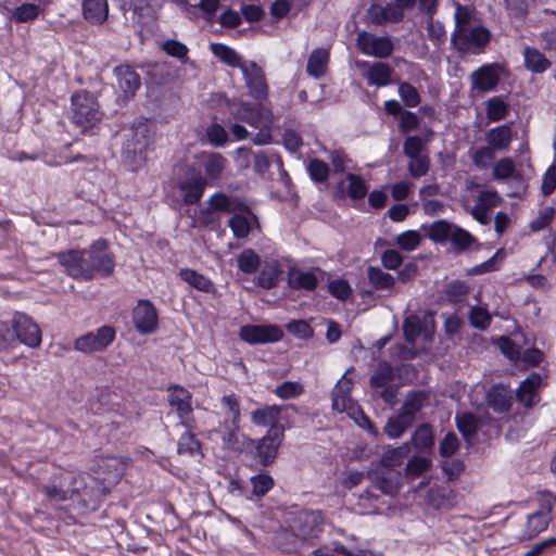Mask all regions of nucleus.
I'll return each mask as SVG.
<instances>
[{"mask_svg":"<svg viewBox=\"0 0 556 556\" xmlns=\"http://www.w3.org/2000/svg\"><path fill=\"white\" fill-rule=\"evenodd\" d=\"M59 264L67 276L89 281L96 277H109L115 268V260L104 239H98L87 249L67 250L56 254Z\"/></svg>","mask_w":556,"mask_h":556,"instance_id":"1","label":"nucleus"},{"mask_svg":"<svg viewBox=\"0 0 556 556\" xmlns=\"http://www.w3.org/2000/svg\"><path fill=\"white\" fill-rule=\"evenodd\" d=\"M230 114L235 119L247 123L249 126L258 129L257 134L252 137L254 144L264 146L271 143L274 115L271 110L262 104V102L252 103L239 101L232 104Z\"/></svg>","mask_w":556,"mask_h":556,"instance_id":"2","label":"nucleus"},{"mask_svg":"<svg viewBox=\"0 0 556 556\" xmlns=\"http://www.w3.org/2000/svg\"><path fill=\"white\" fill-rule=\"evenodd\" d=\"M151 142L150 128L147 121L134 123L123 144L122 160L131 172H137L147 161V150Z\"/></svg>","mask_w":556,"mask_h":556,"instance_id":"3","label":"nucleus"},{"mask_svg":"<svg viewBox=\"0 0 556 556\" xmlns=\"http://www.w3.org/2000/svg\"><path fill=\"white\" fill-rule=\"evenodd\" d=\"M72 121L83 129L94 127L102 119V112L96 97L87 91L79 90L72 94Z\"/></svg>","mask_w":556,"mask_h":556,"instance_id":"4","label":"nucleus"},{"mask_svg":"<svg viewBox=\"0 0 556 556\" xmlns=\"http://www.w3.org/2000/svg\"><path fill=\"white\" fill-rule=\"evenodd\" d=\"M286 428L283 425H273L266 434L257 440H251L254 447V458L263 467H268L277 458L280 445L285 440Z\"/></svg>","mask_w":556,"mask_h":556,"instance_id":"5","label":"nucleus"},{"mask_svg":"<svg viewBox=\"0 0 556 556\" xmlns=\"http://www.w3.org/2000/svg\"><path fill=\"white\" fill-rule=\"evenodd\" d=\"M555 504L556 495L549 492L542 494L539 508L527 516V522L519 535L520 541L532 540L547 529Z\"/></svg>","mask_w":556,"mask_h":556,"instance_id":"6","label":"nucleus"},{"mask_svg":"<svg viewBox=\"0 0 556 556\" xmlns=\"http://www.w3.org/2000/svg\"><path fill=\"white\" fill-rule=\"evenodd\" d=\"M298 528L293 533L294 546L317 545V540L324 531V515L320 510H304L299 514Z\"/></svg>","mask_w":556,"mask_h":556,"instance_id":"7","label":"nucleus"},{"mask_svg":"<svg viewBox=\"0 0 556 556\" xmlns=\"http://www.w3.org/2000/svg\"><path fill=\"white\" fill-rule=\"evenodd\" d=\"M207 181L201 170L195 166H189L184 175L178 178L175 190L184 204L194 205L198 204L203 197Z\"/></svg>","mask_w":556,"mask_h":556,"instance_id":"8","label":"nucleus"},{"mask_svg":"<svg viewBox=\"0 0 556 556\" xmlns=\"http://www.w3.org/2000/svg\"><path fill=\"white\" fill-rule=\"evenodd\" d=\"M491 40V33L483 26H476L470 29L459 27L452 34V46L462 53L477 52L485 48Z\"/></svg>","mask_w":556,"mask_h":556,"instance_id":"9","label":"nucleus"},{"mask_svg":"<svg viewBox=\"0 0 556 556\" xmlns=\"http://www.w3.org/2000/svg\"><path fill=\"white\" fill-rule=\"evenodd\" d=\"M10 331L13 337V348L21 342L29 348H37L41 343V331L38 325L25 313L15 312L10 321Z\"/></svg>","mask_w":556,"mask_h":556,"instance_id":"10","label":"nucleus"},{"mask_svg":"<svg viewBox=\"0 0 556 556\" xmlns=\"http://www.w3.org/2000/svg\"><path fill=\"white\" fill-rule=\"evenodd\" d=\"M116 331L112 326H101L96 331H89L74 341V349L85 354L104 351L115 340Z\"/></svg>","mask_w":556,"mask_h":556,"instance_id":"11","label":"nucleus"},{"mask_svg":"<svg viewBox=\"0 0 556 556\" xmlns=\"http://www.w3.org/2000/svg\"><path fill=\"white\" fill-rule=\"evenodd\" d=\"M239 338L251 344L275 343L283 338V331L278 325H244L240 327Z\"/></svg>","mask_w":556,"mask_h":556,"instance_id":"12","label":"nucleus"},{"mask_svg":"<svg viewBox=\"0 0 556 556\" xmlns=\"http://www.w3.org/2000/svg\"><path fill=\"white\" fill-rule=\"evenodd\" d=\"M241 73L248 88L249 96L258 102L267 99L269 88L267 85L265 72L254 61H249L241 67Z\"/></svg>","mask_w":556,"mask_h":556,"instance_id":"13","label":"nucleus"},{"mask_svg":"<svg viewBox=\"0 0 556 556\" xmlns=\"http://www.w3.org/2000/svg\"><path fill=\"white\" fill-rule=\"evenodd\" d=\"M167 401L170 407L175 408L180 425L185 428H192V394L186 388L174 384L167 388Z\"/></svg>","mask_w":556,"mask_h":556,"instance_id":"14","label":"nucleus"},{"mask_svg":"<svg viewBox=\"0 0 556 556\" xmlns=\"http://www.w3.org/2000/svg\"><path fill=\"white\" fill-rule=\"evenodd\" d=\"M157 312L149 300H140L132 309V323L141 334L153 333L157 328Z\"/></svg>","mask_w":556,"mask_h":556,"instance_id":"15","label":"nucleus"},{"mask_svg":"<svg viewBox=\"0 0 556 556\" xmlns=\"http://www.w3.org/2000/svg\"><path fill=\"white\" fill-rule=\"evenodd\" d=\"M357 45L364 54L382 59L388 58L393 52V43L389 37H377L366 31L358 34Z\"/></svg>","mask_w":556,"mask_h":556,"instance_id":"16","label":"nucleus"},{"mask_svg":"<svg viewBox=\"0 0 556 556\" xmlns=\"http://www.w3.org/2000/svg\"><path fill=\"white\" fill-rule=\"evenodd\" d=\"M113 74L116 78L118 89L123 92L124 99L135 97L141 87V77L130 64H121L114 67Z\"/></svg>","mask_w":556,"mask_h":556,"instance_id":"17","label":"nucleus"},{"mask_svg":"<svg viewBox=\"0 0 556 556\" xmlns=\"http://www.w3.org/2000/svg\"><path fill=\"white\" fill-rule=\"evenodd\" d=\"M86 486L78 497L87 509L96 510L103 497L111 491L99 476L86 477Z\"/></svg>","mask_w":556,"mask_h":556,"instance_id":"18","label":"nucleus"},{"mask_svg":"<svg viewBox=\"0 0 556 556\" xmlns=\"http://www.w3.org/2000/svg\"><path fill=\"white\" fill-rule=\"evenodd\" d=\"M236 155L238 160H242L241 165L243 166H248L250 163V157L253 156V169L260 175L265 174L269 169L271 156H275L279 165L282 166L281 157L275 153L268 154L265 151L253 152L251 148L239 147L236 150Z\"/></svg>","mask_w":556,"mask_h":556,"instance_id":"19","label":"nucleus"},{"mask_svg":"<svg viewBox=\"0 0 556 556\" xmlns=\"http://www.w3.org/2000/svg\"><path fill=\"white\" fill-rule=\"evenodd\" d=\"M496 64H485L470 74L471 88L480 92L492 91L500 81Z\"/></svg>","mask_w":556,"mask_h":556,"instance_id":"20","label":"nucleus"},{"mask_svg":"<svg viewBox=\"0 0 556 556\" xmlns=\"http://www.w3.org/2000/svg\"><path fill=\"white\" fill-rule=\"evenodd\" d=\"M542 384V377L538 372L530 374L516 391L517 401L530 408L539 402L538 390Z\"/></svg>","mask_w":556,"mask_h":556,"instance_id":"21","label":"nucleus"},{"mask_svg":"<svg viewBox=\"0 0 556 556\" xmlns=\"http://www.w3.org/2000/svg\"><path fill=\"white\" fill-rule=\"evenodd\" d=\"M125 463L117 457H108L99 465L97 476L111 490L118 483L125 472Z\"/></svg>","mask_w":556,"mask_h":556,"instance_id":"22","label":"nucleus"},{"mask_svg":"<svg viewBox=\"0 0 556 556\" xmlns=\"http://www.w3.org/2000/svg\"><path fill=\"white\" fill-rule=\"evenodd\" d=\"M354 368L351 367L346 370V372L341 377V379L336 383L332 392V408L340 413L345 412L351 407V391L353 387L352 379L348 378L346 375L352 371Z\"/></svg>","mask_w":556,"mask_h":556,"instance_id":"23","label":"nucleus"},{"mask_svg":"<svg viewBox=\"0 0 556 556\" xmlns=\"http://www.w3.org/2000/svg\"><path fill=\"white\" fill-rule=\"evenodd\" d=\"M368 16L374 24L383 25L389 22H401L404 18V13L400 12V8L395 7L394 3L384 7L374 3L368 9Z\"/></svg>","mask_w":556,"mask_h":556,"instance_id":"24","label":"nucleus"},{"mask_svg":"<svg viewBox=\"0 0 556 556\" xmlns=\"http://www.w3.org/2000/svg\"><path fill=\"white\" fill-rule=\"evenodd\" d=\"M511 393L504 384H495L486 393V404L495 413H507L511 407Z\"/></svg>","mask_w":556,"mask_h":556,"instance_id":"25","label":"nucleus"},{"mask_svg":"<svg viewBox=\"0 0 556 556\" xmlns=\"http://www.w3.org/2000/svg\"><path fill=\"white\" fill-rule=\"evenodd\" d=\"M201 163L205 172L206 180H219L228 163L227 159L217 152H203Z\"/></svg>","mask_w":556,"mask_h":556,"instance_id":"26","label":"nucleus"},{"mask_svg":"<svg viewBox=\"0 0 556 556\" xmlns=\"http://www.w3.org/2000/svg\"><path fill=\"white\" fill-rule=\"evenodd\" d=\"M68 483L66 472H60L51 477L49 483L42 486V492L50 501L65 502L70 500Z\"/></svg>","mask_w":556,"mask_h":556,"instance_id":"27","label":"nucleus"},{"mask_svg":"<svg viewBox=\"0 0 556 556\" xmlns=\"http://www.w3.org/2000/svg\"><path fill=\"white\" fill-rule=\"evenodd\" d=\"M287 282L293 290L314 291L318 285V278L314 271H304L292 267L288 271Z\"/></svg>","mask_w":556,"mask_h":556,"instance_id":"28","label":"nucleus"},{"mask_svg":"<svg viewBox=\"0 0 556 556\" xmlns=\"http://www.w3.org/2000/svg\"><path fill=\"white\" fill-rule=\"evenodd\" d=\"M522 55L523 65L531 73L542 74L552 66V62L536 48L525 47Z\"/></svg>","mask_w":556,"mask_h":556,"instance_id":"29","label":"nucleus"},{"mask_svg":"<svg viewBox=\"0 0 556 556\" xmlns=\"http://www.w3.org/2000/svg\"><path fill=\"white\" fill-rule=\"evenodd\" d=\"M109 14V4L106 0H84V18L93 25L104 23Z\"/></svg>","mask_w":556,"mask_h":556,"instance_id":"30","label":"nucleus"},{"mask_svg":"<svg viewBox=\"0 0 556 556\" xmlns=\"http://www.w3.org/2000/svg\"><path fill=\"white\" fill-rule=\"evenodd\" d=\"M485 140L488 146L494 150L502 151L508 149L513 140V130L510 124H504L491 128L485 134Z\"/></svg>","mask_w":556,"mask_h":556,"instance_id":"31","label":"nucleus"},{"mask_svg":"<svg viewBox=\"0 0 556 556\" xmlns=\"http://www.w3.org/2000/svg\"><path fill=\"white\" fill-rule=\"evenodd\" d=\"M457 430L467 443H471L480 427V418L470 412L457 413L455 416Z\"/></svg>","mask_w":556,"mask_h":556,"instance_id":"32","label":"nucleus"},{"mask_svg":"<svg viewBox=\"0 0 556 556\" xmlns=\"http://www.w3.org/2000/svg\"><path fill=\"white\" fill-rule=\"evenodd\" d=\"M283 406L265 405L251 413V421L256 426L271 427L273 425H281L278 422Z\"/></svg>","mask_w":556,"mask_h":556,"instance_id":"33","label":"nucleus"},{"mask_svg":"<svg viewBox=\"0 0 556 556\" xmlns=\"http://www.w3.org/2000/svg\"><path fill=\"white\" fill-rule=\"evenodd\" d=\"M329 51L324 48L314 49L307 60L306 72L314 78H320L326 74L329 62Z\"/></svg>","mask_w":556,"mask_h":556,"instance_id":"34","label":"nucleus"},{"mask_svg":"<svg viewBox=\"0 0 556 556\" xmlns=\"http://www.w3.org/2000/svg\"><path fill=\"white\" fill-rule=\"evenodd\" d=\"M372 488L382 494L395 496L400 490V478L390 470L375 473Z\"/></svg>","mask_w":556,"mask_h":556,"instance_id":"35","label":"nucleus"},{"mask_svg":"<svg viewBox=\"0 0 556 556\" xmlns=\"http://www.w3.org/2000/svg\"><path fill=\"white\" fill-rule=\"evenodd\" d=\"M210 50L214 56L219 59L223 63L231 67L241 70L248 62H242L241 55L231 47L220 42H213L210 45Z\"/></svg>","mask_w":556,"mask_h":556,"instance_id":"36","label":"nucleus"},{"mask_svg":"<svg viewBox=\"0 0 556 556\" xmlns=\"http://www.w3.org/2000/svg\"><path fill=\"white\" fill-rule=\"evenodd\" d=\"M392 67L387 63H374L367 72L366 78L368 85L387 86L391 83Z\"/></svg>","mask_w":556,"mask_h":556,"instance_id":"37","label":"nucleus"},{"mask_svg":"<svg viewBox=\"0 0 556 556\" xmlns=\"http://www.w3.org/2000/svg\"><path fill=\"white\" fill-rule=\"evenodd\" d=\"M179 277L181 280L187 282L190 287L202 291V292H211L214 290V285L204 275L198 273L194 269L182 268L179 270Z\"/></svg>","mask_w":556,"mask_h":556,"instance_id":"38","label":"nucleus"},{"mask_svg":"<svg viewBox=\"0 0 556 556\" xmlns=\"http://www.w3.org/2000/svg\"><path fill=\"white\" fill-rule=\"evenodd\" d=\"M426 397L422 391L408 392L403 402L401 414L405 415L414 424L416 414L424 407Z\"/></svg>","mask_w":556,"mask_h":556,"instance_id":"39","label":"nucleus"},{"mask_svg":"<svg viewBox=\"0 0 556 556\" xmlns=\"http://www.w3.org/2000/svg\"><path fill=\"white\" fill-rule=\"evenodd\" d=\"M410 442L419 452L430 451L434 445L433 432L428 424H421L410 437Z\"/></svg>","mask_w":556,"mask_h":556,"instance_id":"40","label":"nucleus"},{"mask_svg":"<svg viewBox=\"0 0 556 556\" xmlns=\"http://www.w3.org/2000/svg\"><path fill=\"white\" fill-rule=\"evenodd\" d=\"M394 379V368L390 363L383 361L377 365L375 372L371 375L369 379V384L374 389H379L382 387L390 386V383L393 382Z\"/></svg>","mask_w":556,"mask_h":556,"instance_id":"41","label":"nucleus"},{"mask_svg":"<svg viewBox=\"0 0 556 556\" xmlns=\"http://www.w3.org/2000/svg\"><path fill=\"white\" fill-rule=\"evenodd\" d=\"M367 278L375 290H390L394 287L396 281L391 274L375 266H369L367 268Z\"/></svg>","mask_w":556,"mask_h":556,"instance_id":"42","label":"nucleus"},{"mask_svg":"<svg viewBox=\"0 0 556 556\" xmlns=\"http://www.w3.org/2000/svg\"><path fill=\"white\" fill-rule=\"evenodd\" d=\"M43 9L39 4L35 3H22L11 12V20L15 23H30L37 20Z\"/></svg>","mask_w":556,"mask_h":556,"instance_id":"43","label":"nucleus"},{"mask_svg":"<svg viewBox=\"0 0 556 556\" xmlns=\"http://www.w3.org/2000/svg\"><path fill=\"white\" fill-rule=\"evenodd\" d=\"M413 426V422L401 413L396 416L390 417L383 428L384 433L390 439L401 438L407 429Z\"/></svg>","mask_w":556,"mask_h":556,"instance_id":"44","label":"nucleus"},{"mask_svg":"<svg viewBox=\"0 0 556 556\" xmlns=\"http://www.w3.org/2000/svg\"><path fill=\"white\" fill-rule=\"evenodd\" d=\"M281 274L282 270L277 263H267L257 276V283L264 289H271L278 285Z\"/></svg>","mask_w":556,"mask_h":556,"instance_id":"45","label":"nucleus"},{"mask_svg":"<svg viewBox=\"0 0 556 556\" xmlns=\"http://www.w3.org/2000/svg\"><path fill=\"white\" fill-rule=\"evenodd\" d=\"M187 430L181 434L178 440L177 451L179 454H188L190 456L202 455L201 453V443L195 438V435L191 432V428H186Z\"/></svg>","mask_w":556,"mask_h":556,"instance_id":"46","label":"nucleus"},{"mask_svg":"<svg viewBox=\"0 0 556 556\" xmlns=\"http://www.w3.org/2000/svg\"><path fill=\"white\" fill-rule=\"evenodd\" d=\"M238 268L248 275L254 274L260 265L261 258L252 249H244L237 257Z\"/></svg>","mask_w":556,"mask_h":556,"instance_id":"47","label":"nucleus"},{"mask_svg":"<svg viewBox=\"0 0 556 556\" xmlns=\"http://www.w3.org/2000/svg\"><path fill=\"white\" fill-rule=\"evenodd\" d=\"M486 117L491 122H498L509 113L508 104L501 97H492L485 102Z\"/></svg>","mask_w":556,"mask_h":556,"instance_id":"48","label":"nucleus"},{"mask_svg":"<svg viewBox=\"0 0 556 556\" xmlns=\"http://www.w3.org/2000/svg\"><path fill=\"white\" fill-rule=\"evenodd\" d=\"M450 242L454 252L459 254L473 244L476 238L469 231L455 226Z\"/></svg>","mask_w":556,"mask_h":556,"instance_id":"49","label":"nucleus"},{"mask_svg":"<svg viewBox=\"0 0 556 556\" xmlns=\"http://www.w3.org/2000/svg\"><path fill=\"white\" fill-rule=\"evenodd\" d=\"M410 447L408 443H404L397 447L386 451L382 455L381 463L386 467H395L403 463L408 456Z\"/></svg>","mask_w":556,"mask_h":556,"instance_id":"50","label":"nucleus"},{"mask_svg":"<svg viewBox=\"0 0 556 556\" xmlns=\"http://www.w3.org/2000/svg\"><path fill=\"white\" fill-rule=\"evenodd\" d=\"M306 170L315 184L326 182L330 173L328 164L319 159H312L306 165Z\"/></svg>","mask_w":556,"mask_h":556,"instance_id":"51","label":"nucleus"},{"mask_svg":"<svg viewBox=\"0 0 556 556\" xmlns=\"http://www.w3.org/2000/svg\"><path fill=\"white\" fill-rule=\"evenodd\" d=\"M346 180L349 181L346 194L353 200L364 199L368 192V187L363 178L359 175L349 173L346 174Z\"/></svg>","mask_w":556,"mask_h":556,"instance_id":"52","label":"nucleus"},{"mask_svg":"<svg viewBox=\"0 0 556 556\" xmlns=\"http://www.w3.org/2000/svg\"><path fill=\"white\" fill-rule=\"evenodd\" d=\"M452 224L446 220H437L434 222L429 229V238L437 243H443L446 240L451 239V235L454 230Z\"/></svg>","mask_w":556,"mask_h":556,"instance_id":"53","label":"nucleus"},{"mask_svg":"<svg viewBox=\"0 0 556 556\" xmlns=\"http://www.w3.org/2000/svg\"><path fill=\"white\" fill-rule=\"evenodd\" d=\"M504 250L498 249L492 257L478 264L468 270L469 275H483L498 269V264L504 260Z\"/></svg>","mask_w":556,"mask_h":556,"instance_id":"54","label":"nucleus"},{"mask_svg":"<svg viewBox=\"0 0 556 556\" xmlns=\"http://www.w3.org/2000/svg\"><path fill=\"white\" fill-rule=\"evenodd\" d=\"M399 96L407 108H416L420 104L421 98L417 89L407 81L399 84Z\"/></svg>","mask_w":556,"mask_h":556,"instance_id":"55","label":"nucleus"},{"mask_svg":"<svg viewBox=\"0 0 556 556\" xmlns=\"http://www.w3.org/2000/svg\"><path fill=\"white\" fill-rule=\"evenodd\" d=\"M469 292V288L466 282L459 280H453L446 285L444 294L446 300L452 303L463 302Z\"/></svg>","mask_w":556,"mask_h":556,"instance_id":"56","label":"nucleus"},{"mask_svg":"<svg viewBox=\"0 0 556 556\" xmlns=\"http://www.w3.org/2000/svg\"><path fill=\"white\" fill-rule=\"evenodd\" d=\"M250 482L252 484V493L257 497L264 496L274 486L273 477L264 472L251 477Z\"/></svg>","mask_w":556,"mask_h":556,"instance_id":"57","label":"nucleus"},{"mask_svg":"<svg viewBox=\"0 0 556 556\" xmlns=\"http://www.w3.org/2000/svg\"><path fill=\"white\" fill-rule=\"evenodd\" d=\"M494 149L491 147H481L473 151L471 160L473 165L479 169H486L495 159Z\"/></svg>","mask_w":556,"mask_h":556,"instance_id":"58","label":"nucleus"},{"mask_svg":"<svg viewBox=\"0 0 556 556\" xmlns=\"http://www.w3.org/2000/svg\"><path fill=\"white\" fill-rule=\"evenodd\" d=\"M395 241L401 250L412 252L416 250L420 244L421 237L420 233L416 230H406L400 233Z\"/></svg>","mask_w":556,"mask_h":556,"instance_id":"59","label":"nucleus"},{"mask_svg":"<svg viewBox=\"0 0 556 556\" xmlns=\"http://www.w3.org/2000/svg\"><path fill=\"white\" fill-rule=\"evenodd\" d=\"M402 329L405 340L410 344L415 343L421 331L419 317L417 315L406 317L403 321Z\"/></svg>","mask_w":556,"mask_h":556,"instance_id":"60","label":"nucleus"},{"mask_svg":"<svg viewBox=\"0 0 556 556\" xmlns=\"http://www.w3.org/2000/svg\"><path fill=\"white\" fill-rule=\"evenodd\" d=\"M208 208L217 212L231 213L235 211V206L230 197L223 192H216L210 197Z\"/></svg>","mask_w":556,"mask_h":556,"instance_id":"61","label":"nucleus"},{"mask_svg":"<svg viewBox=\"0 0 556 556\" xmlns=\"http://www.w3.org/2000/svg\"><path fill=\"white\" fill-rule=\"evenodd\" d=\"M427 33L429 40L437 47L441 46L446 40L444 25L439 21H434L432 17H429L427 23Z\"/></svg>","mask_w":556,"mask_h":556,"instance_id":"62","label":"nucleus"},{"mask_svg":"<svg viewBox=\"0 0 556 556\" xmlns=\"http://www.w3.org/2000/svg\"><path fill=\"white\" fill-rule=\"evenodd\" d=\"M469 321L473 328L485 330L491 324V316L485 308L473 306L469 313Z\"/></svg>","mask_w":556,"mask_h":556,"instance_id":"63","label":"nucleus"},{"mask_svg":"<svg viewBox=\"0 0 556 556\" xmlns=\"http://www.w3.org/2000/svg\"><path fill=\"white\" fill-rule=\"evenodd\" d=\"M222 406L226 414L230 416V422L232 426L240 421V404L235 394L224 395L220 400Z\"/></svg>","mask_w":556,"mask_h":556,"instance_id":"64","label":"nucleus"}]
</instances>
